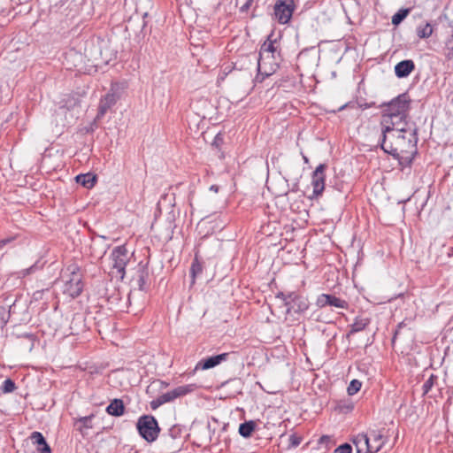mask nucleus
Segmentation results:
<instances>
[{
    "instance_id": "nucleus-14",
    "label": "nucleus",
    "mask_w": 453,
    "mask_h": 453,
    "mask_svg": "<svg viewBox=\"0 0 453 453\" xmlns=\"http://www.w3.org/2000/svg\"><path fill=\"white\" fill-rule=\"evenodd\" d=\"M316 304L320 308L326 307L327 305L341 309L349 308V303L347 301L330 294L319 295L317 298Z\"/></svg>"
},
{
    "instance_id": "nucleus-2",
    "label": "nucleus",
    "mask_w": 453,
    "mask_h": 453,
    "mask_svg": "<svg viewBox=\"0 0 453 453\" xmlns=\"http://www.w3.org/2000/svg\"><path fill=\"white\" fill-rule=\"evenodd\" d=\"M411 99L408 93H403L390 100L383 102L378 105V108H384L381 114L380 127L382 123L387 121L391 127L400 126L403 124L408 126L407 120L409 111L411 110Z\"/></svg>"
},
{
    "instance_id": "nucleus-40",
    "label": "nucleus",
    "mask_w": 453,
    "mask_h": 453,
    "mask_svg": "<svg viewBox=\"0 0 453 453\" xmlns=\"http://www.w3.org/2000/svg\"><path fill=\"white\" fill-rule=\"evenodd\" d=\"M357 106L361 110H365V109H369V108H372V107L378 108V105H376L375 102L365 103L363 101H357Z\"/></svg>"
},
{
    "instance_id": "nucleus-30",
    "label": "nucleus",
    "mask_w": 453,
    "mask_h": 453,
    "mask_svg": "<svg viewBox=\"0 0 453 453\" xmlns=\"http://www.w3.org/2000/svg\"><path fill=\"white\" fill-rule=\"evenodd\" d=\"M410 13V9L409 8H402L400 9L397 12H395L393 17H392V24L394 26H398L400 25L403 19L408 16V14Z\"/></svg>"
},
{
    "instance_id": "nucleus-20",
    "label": "nucleus",
    "mask_w": 453,
    "mask_h": 453,
    "mask_svg": "<svg viewBox=\"0 0 453 453\" xmlns=\"http://www.w3.org/2000/svg\"><path fill=\"white\" fill-rule=\"evenodd\" d=\"M106 412L113 417H120L125 413V404L122 399L115 398L106 407Z\"/></svg>"
},
{
    "instance_id": "nucleus-17",
    "label": "nucleus",
    "mask_w": 453,
    "mask_h": 453,
    "mask_svg": "<svg viewBox=\"0 0 453 453\" xmlns=\"http://www.w3.org/2000/svg\"><path fill=\"white\" fill-rule=\"evenodd\" d=\"M415 69V63L411 59H405L395 65V74L397 78L408 77Z\"/></svg>"
},
{
    "instance_id": "nucleus-37",
    "label": "nucleus",
    "mask_w": 453,
    "mask_h": 453,
    "mask_svg": "<svg viewBox=\"0 0 453 453\" xmlns=\"http://www.w3.org/2000/svg\"><path fill=\"white\" fill-rule=\"evenodd\" d=\"M334 453H352V446L349 443H343L338 446Z\"/></svg>"
},
{
    "instance_id": "nucleus-27",
    "label": "nucleus",
    "mask_w": 453,
    "mask_h": 453,
    "mask_svg": "<svg viewBox=\"0 0 453 453\" xmlns=\"http://www.w3.org/2000/svg\"><path fill=\"white\" fill-rule=\"evenodd\" d=\"M169 386V383L161 380H157L151 382L146 388V394L150 395V397L154 396V393L157 390H163Z\"/></svg>"
},
{
    "instance_id": "nucleus-57",
    "label": "nucleus",
    "mask_w": 453,
    "mask_h": 453,
    "mask_svg": "<svg viewBox=\"0 0 453 453\" xmlns=\"http://www.w3.org/2000/svg\"><path fill=\"white\" fill-rule=\"evenodd\" d=\"M0 249H2V247L0 246Z\"/></svg>"
},
{
    "instance_id": "nucleus-11",
    "label": "nucleus",
    "mask_w": 453,
    "mask_h": 453,
    "mask_svg": "<svg viewBox=\"0 0 453 453\" xmlns=\"http://www.w3.org/2000/svg\"><path fill=\"white\" fill-rule=\"evenodd\" d=\"M326 164H319L312 173L311 185L313 187L311 198H318L325 189Z\"/></svg>"
},
{
    "instance_id": "nucleus-18",
    "label": "nucleus",
    "mask_w": 453,
    "mask_h": 453,
    "mask_svg": "<svg viewBox=\"0 0 453 453\" xmlns=\"http://www.w3.org/2000/svg\"><path fill=\"white\" fill-rule=\"evenodd\" d=\"M357 453H371V445L367 434H358L352 439Z\"/></svg>"
},
{
    "instance_id": "nucleus-48",
    "label": "nucleus",
    "mask_w": 453,
    "mask_h": 453,
    "mask_svg": "<svg viewBox=\"0 0 453 453\" xmlns=\"http://www.w3.org/2000/svg\"><path fill=\"white\" fill-rule=\"evenodd\" d=\"M19 337L27 338V339H29L32 342L35 340L34 335L31 334H23L19 335Z\"/></svg>"
},
{
    "instance_id": "nucleus-6",
    "label": "nucleus",
    "mask_w": 453,
    "mask_h": 453,
    "mask_svg": "<svg viewBox=\"0 0 453 453\" xmlns=\"http://www.w3.org/2000/svg\"><path fill=\"white\" fill-rule=\"evenodd\" d=\"M183 427L180 425L172 426L167 434L163 435V440L166 445V453H177L180 451L182 446Z\"/></svg>"
},
{
    "instance_id": "nucleus-3",
    "label": "nucleus",
    "mask_w": 453,
    "mask_h": 453,
    "mask_svg": "<svg viewBox=\"0 0 453 453\" xmlns=\"http://www.w3.org/2000/svg\"><path fill=\"white\" fill-rule=\"evenodd\" d=\"M273 33H271L260 47L259 56L257 59V74L256 80L262 82L266 77L273 74L280 66L282 60L280 52L274 46L276 40H273Z\"/></svg>"
},
{
    "instance_id": "nucleus-44",
    "label": "nucleus",
    "mask_w": 453,
    "mask_h": 453,
    "mask_svg": "<svg viewBox=\"0 0 453 453\" xmlns=\"http://www.w3.org/2000/svg\"><path fill=\"white\" fill-rule=\"evenodd\" d=\"M254 0H247L245 4L240 8L242 12H246L251 6Z\"/></svg>"
},
{
    "instance_id": "nucleus-12",
    "label": "nucleus",
    "mask_w": 453,
    "mask_h": 453,
    "mask_svg": "<svg viewBox=\"0 0 453 453\" xmlns=\"http://www.w3.org/2000/svg\"><path fill=\"white\" fill-rule=\"evenodd\" d=\"M409 149H411V150H409L403 153L399 152L398 157H393L398 161V165L401 167V170H403L404 168H411L413 160L418 154V148L416 146V141L414 137H411L410 140Z\"/></svg>"
},
{
    "instance_id": "nucleus-45",
    "label": "nucleus",
    "mask_w": 453,
    "mask_h": 453,
    "mask_svg": "<svg viewBox=\"0 0 453 453\" xmlns=\"http://www.w3.org/2000/svg\"><path fill=\"white\" fill-rule=\"evenodd\" d=\"M13 240H15V236H12V237H8V238H4V239H1L0 240V246L2 248H4L5 245L9 244L10 242H12Z\"/></svg>"
},
{
    "instance_id": "nucleus-36",
    "label": "nucleus",
    "mask_w": 453,
    "mask_h": 453,
    "mask_svg": "<svg viewBox=\"0 0 453 453\" xmlns=\"http://www.w3.org/2000/svg\"><path fill=\"white\" fill-rule=\"evenodd\" d=\"M289 445L288 448H296L302 442V437L293 434L289 436Z\"/></svg>"
},
{
    "instance_id": "nucleus-51",
    "label": "nucleus",
    "mask_w": 453,
    "mask_h": 453,
    "mask_svg": "<svg viewBox=\"0 0 453 453\" xmlns=\"http://www.w3.org/2000/svg\"><path fill=\"white\" fill-rule=\"evenodd\" d=\"M349 105V104H345L343 105H342L339 109H338V111H343L345 108H347L348 106Z\"/></svg>"
},
{
    "instance_id": "nucleus-5",
    "label": "nucleus",
    "mask_w": 453,
    "mask_h": 453,
    "mask_svg": "<svg viewBox=\"0 0 453 453\" xmlns=\"http://www.w3.org/2000/svg\"><path fill=\"white\" fill-rule=\"evenodd\" d=\"M196 388V384H187L179 386L173 390L163 393L158 397L150 402V408L155 411L161 405L173 402L175 399L185 396L192 393Z\"/></svg>"
},
{
    "instance_id": "nucleus-41",
    "label": "nucleus",
    "mask_w": 453,
    "mask_h": 453,
    "mask_svg": "<svg viewBox=\"0 0 453 453\" xmlns=\"http://www.w3.org/2000/svg\"><path fill=\"white\" fill-rule=\"evenodd\" d=\"M288 296L289 292L284 293L282 291H280L276 294L275 297L281 299L283 301L284 306L286 307V303H289V300L291 299V297H288Z\"/></svg>"
},
{
    "instance_id": "nucleus-29",
    "label": "nucleus",
    "mask_w": 453,
    "mask_h": 453,
    "mask_svg": "<svg viewBox=\"0 0 453 453\" xmlns=\"http://www.w3.org/2000/svg\"><path fill=\"white\" fill-rule=\"evenodd\" d=\"M202 272H203V265L198 261L197 257H196L191 264L190 272H189L190 276L192 278L191 285L195 284L196 276L201 274Z\"/></svg>"
},
{
    "instance_id": "nucleus-4",
    "label": "nucleus",
    "mask_w": 453,
    "mask_h": 453,
    "mask_svg": "<svg viewBox=\"0 0 453 453\" xmlns=\"http://www.w3.org/2000/svg\"><path fill=\"white\" fill-rule=\"evenodd\" d=\"M139 435L147 442L155 441L160 433V427L156 418L152 415L141 416L136 423Z\"/></svg>"
},
{
    "instance_id": "nucleus-24",
    "label": "nucleus",
    "mask_w": 453,
    "mask_h": 453,
    "mask_svg": "<svg viewBox=\"0 0 453 453\" xmlns=\"http://www.w3.org/2000/svg\"><path fill=\"white\" fill-rule=\"evenodd\" d=\"M94 417V414H90L75 419L74 426H77V430L81 433H84V429H91L93 427L92 419Z\"/></svg>"
},
{
    "instance_id": "nucleus-35",
    "label": "nucleus",
    "mask_w": 453,
    "mask_h": 453,
    "mask_svg": "<svg viewBox=\"0 0 453 453\" xmlns=\"http://www.w3.org/2000/svg\"><path fill=\"white\" fill-rule=\"evenodd\" d=\"M15 389L16 384L12 379H6L1 386V391L4 394L12 393Z\"/></svg>"
},
{
    "instance_id": "nucleus-34",
    "label": "nucleus",
    "mask_w": 453,
    "mask_h": 453,
    "mask_svg": "<svg viewBox=\"0 0 453 453\" xmlns=\"http://www.w3.org/2000/svg\"><path fill=\"white\" fill-rule=\"evenodd\" d=\"M10 317H11L10 311L4 306H0V327L1 328H3L4 326H6V324L8 323V321L10 319Z\"/></svg>"
},
{
    "instance_id": "nucleus-15",
    "label": "nucleus",
    "mask_w": 453,
    "mask_h": 453,
    "mask_svg": "<svg viewBox=\"0 0 453 453\" xmlns=\"http://www.w3.org/2000/svg\"><path fill=\"white\" fill-rule=\"evenodd\" d=\"M119 98V96L113 92L112 89L101 98L96 119H101L106 112L116 104Z\"/></svg>"
},
{
    "instance_id": "nucleus-55",
    "label": "nucleus",
    "mask_w": 453,
    "mask_h": 453,
    "mask_svg": "<svg viewBox=\"0 0 453 453\" xmlns=\"http://www.w3.org/2000/svg\"><path fill=\"white\" fill-rule=\"evenodd\" d=\"M146 26V22L143 20L142 27Z\"/></svg>"
},
{
    "instance_id": "nucleus-19",
    "label": "nucleus",
    "mask_w": 453,
    "mask_h": 453,
    "mask_svg": "<svg viewBox=\"0 0 453 453\" xmlns=\"http://www.w3.org/2000/svg\"><path fill=\"white\" fill-rule=\"evenodd\" d=\"M30 440L33 444L36 445V450L39 453H51V449L42 433L33 432L30 435Z\"/></svg>"
},
{
    "instance_id": "nucleus-54",
    "label": "nucleus",
    "mask_w": 453,
    "mask_h": 453,
    "mask_svg": "<svg viewBox=\"0 0 453 453\" xmlns=\"http://www.w3.org/2000/svg\"><path fill=\"white\" fill-rule=\"evenodd\" d=\"M266 62L267 63H272V62H273V58H268V59H266Z\"/></svg>"
},
{
    "instance_id": "nucleus-1",
    "label": "nucleus",
    "mask_w": 453,
    "mask_h": 453,
    "mask_svg": "<svg viewBox=\"0 0 453 453\" xmlns=\"http://www.w3.org/2000/svg\"><path fill=\"white\" fill-rule=\"evenodd\" d=\"M411 137L418 143V127L415 123L408 126L391 127L387 121L382 123V129L379 140L380 148L392 157H398V153L409 150V143Z\"/></svg>"
},
{
    "instance_id": "nucleus-28",
    "label": "nucleus",
    "mask_w": 453,
    "mask_h": 453,
    "mask_svg": "<svg viewBox=\"0 0 453 453\" xmlns=\"http://www.w3.org/2000/svg\"><path fill=\"white\" fill-rule=\"evenodd\" d=\"M149 280V271L147 267H142L138 271L137 285L140 291H147V281Z\"/></svg>"
},
{
    "instance_id": "nucleus-42",
    "label": "nucleus",
    "mask_w": 453,
    "mask_h": 453,
    "mask_svg": "<svg viewBox=\"0 0 453 453\" xmlns=\"http://www.w3.org/2000/svg\"><path fill=\"white\" fill-rule=\"evenodd\" d=\"M332 442V439L328 435H323L319 438V443L320 445L325 444L326 448H329V444Z\"/></svg>"
},
{
    "instance_id": "nucleus-32",
    "label": "nucleus",
    "mask_w": 453,
    "mask_h": 453,
    "mask_svg": "<svg viewBox=\"0 0 453 453\" xmlns=\"http://www.w3.org/2000/svg\"><path fill=\"white\" fill-rule=\"evenodd\" d=\"M438 377L435 374H431L428 378V380L423 384L422 386V391L423 395H426L430 392L435 382L437 381Z\"/></svg>"
},
{
    "instance_id": "nucleus-53",
    "label": "nucleus",
    "mask_w": 453,
    "mask_h": 453,
    "mask_svg": "<svg viewBox=\"0 0 453 453\" xmlns=\"http://www.w3.org/2000/svg\"><path fill=\"white\" fill-rule=\"evenodd\" d=\"M42 294V292H39V291H37V292L34 293V297H35V298H38V297H39V296H41Z\"/></svg>"
},
{
    "instance_id": "nucleus-43",
    "label": "nucleus",
    "mask_w": 453,
    "mask_h": 453,
    "mask_svg": "<svg viewBox=\"0 0 453 453\" xmlns=\"http://www.w3.org/2000/svg\"><path fill=\"white\" fill-rule=\"evenodd\" d=\"M405 326V323L404 321H402L400 322L397 326H396V328L395 330V333H394V335H393V338H392V342H395L398 334L400 333L401 329Z\"/></svg>"
},
{
    "instance_id": "nucleus-25",
    "label": "nucleus",
    "mask_w": 453,
    "mask_h": 453,
    "mask_svg": "<svg viewBox=\"0 0 453 453\" xmlns=\"http://www.w3.org/2000/svg\"><path fill=\"white\" fill-rule=\"evenodd\" d=\"M434 32L433 26L430 22L420 24L416 28V33L418 38L426 39L429 38Z\"/></svg>"
},
{
    "instance_id": "nucleus-49",
    "label": "nucleus",
    "mask_w": 453,
    "mask_h": 453,
    "mask_svg": "<svg viewBox=\"0 0 453 453\" xmlns=\"http://www.w3.org/2000/svg\"><path fill=\"white\" fill-rule=\"evenodd\" d=\"M393 134H396L395 132H391L388 134V142H389L390 141L395 142V137L392 136Z\"/></svg>"
},
{
    "instance_id": "nucleus-23",
    "label": "nucleus",
    "mask_w": 453,
    "mask_h": 453,
    "mask_svg": "<svg viewBox=\"0 0 453 453\" xmlns=\"http://www.w3.org/2000/svg\"><path fill=\"white\" fill-rule=\"evenodd\" d=\"M257 428V422L254 420L241 423L238 428L239 434L243 438H250Z\"/></svg>"
},
{
    "instance_id": "nucleus-52",
    "label": "nucleus",
    "mask_w": 453,
    "mask_h": 453,
    "mask_svg": "<svg viewBox=\"0 0 453 453\" xmlns=\"http://www.w3.org/2000/svg\"><path fill=\"white\" fill-rule=\"evenodd\" d=\"M42 294V292H39V291H37V292L34 293V297H35V298H38V297H39V296H41Z\"/></svg>"
},
{
    "instance_id": "nucleus-50",
    "label": "nucleus",
    "mask_w": 453,
    "mask_h": 453,
    "mask_svg": "<svg viewBox=\"0 0 453 453\" xmlns=\"http://www.w3.org/2000/svg\"><path fill=\"white\" fill-rule=\"evenodd\" d=\"M210 190L214 191V192H218V191H219V186H217V185H211V186L210 187Z\"/></svg>"
},
{
    "instance_id": "nucleus-13",
    "label": "nucleus",
    "mask_w": 453,
    "mask_h": 453,
    "mask_svg": "<svg viewBox=\"0 0 453 453\" xmlns=\"http://www.w3.org/2000/svg\"><path fill=\"white\" fill-rule=\"evenodd\" d=\"M385 432V428H382L372 429L367 433L371 445V453L379 452L386 444L388 441V437L386 436Z\"/></svg>"
},
{
    "instance_id": "nucleus-21",
    "label": "nucleus",
    "mask_w": 453,
    "mask_h": 453,
    "mask_svg": "<svg viewBox=\"0 0 453 453\" xmlns=\"http://www.w3.org/2000/svg\"><path fill=\"white\" fill-rule=\"evenodd\" d=\"M75 180L86 188H92L97 181V176L92 173H81L75 177Z\"/></svg>"
},
{
    "instance_id": "nucleus-47",
    "label": "nucleus",
    "mask_w": 453,
    "mask_h": 453,
    "mask_svg": "<svg viewBox=\"0 0 453 453\" xmlns=\"http://www.w3.org/2000/svg\"><path fill=\"white\" fill-rule=\"evenodd\" d=\"M448 52L446 53V58L448 60H453V49H447Z\"/></svg>"
},
{
    "instance_id": "nucleus-39",
    "label": "nucleus",
    "mask_w": 453,
    "mask_h": 453,
    "mask_svg": "<svg viewBox=\"0 0 453 453\" xmlns=\"http://www.w3.org/2000/svg\"><path fill=\"white\" fill-rule=\"evenodd\" d=\"M39 269L37 264H34L33 265H31L30 267L28 268H26V269H23L19 272V274L22 276V277H26L31 273H34L35 271H37Z\"/></svg>"
},
{
    "instance_id": "nucleus-33",
    "label": "nucleus",
    "mask_w": 453,
    "mask_h": 453,
    "mask_svg": "<svg viewBox=\"0 0 453 453\" xmlns=\"http://www.w3.org/2000/svg\"><path fill=\"white\" fill-rule=\"evenodd\" d=\"M362 387V382L358 380H352L349 383V385L347 388V392L349 395H353L357 394Z\"/></svg>"
},
{
    "instance_id": "nucleus-31",
    "label": "nucleus",
    "mask_w": 453,
    "mask_h": 453,
    "mask_svg": "<svg viewBox=\"0 0 453 453\" xmlns=\"http://www.w3.org/2000/svg\"><path fill=\"white\" fill-rule=\"evenodd\" d=\"M335 409L341 413H349L354 409V403L350 400L339 401Z\"/></svg>"
},
{
    "instance_id": "nucleus-38",
    "label": "nucleus",
    "mask_w": 453,
    "mask_h": 453,
    "mask_svg": "<svg viewBox=\"0 0 453 453\" xmlns=\"http://www.w3.org/2000/svg\"><path fill=\"white\" fill-rule=\"evenodd\" d=\"M224 143V135L221 133H219L215 135L211 145L217 149H220L222 144Z\"/></svg>"
},
{
    "instance_id": "nucleus-16",
    "label": "nucleus",
    "mask_w": 453,
    "mask_h": 453,
    "mask_svg": "<svg viewBox=\"0 0 453 453\" xmlns=\"http://www.w3.org/2000/svg\"><path fill=\"white\" fill-rule=\"evenodd\" d=\"M230 353H221L201 359L196 365L195 370H208L216 367L222 362L227 360Z\"/></svg>"
},
{
    "instance_id": "nucleus-8",
    "label": "nucleus",
    "mask_w": 453,
    "mask_h": 453,
    "mask_svg": "<svg viewBox=\"0 0 453 453\" xmlns=\"http://www.w3.org/2000/svg\"><path fill=\"white\" fill-rule=\"evenodd\" d=\"M67 270L71 272L73 277L65 282L64 292L71 297L75 298L81 294L83 289V283L81 279L77 274L79 266L76 265H72L68 266Z\"/></svg>"
},
{
    "instance_id": "nucleus-10",
    "label": "nucleus",
    "mask_w": 453,
    "mask_h": 453,
    "mask_svg": "<svg viewBox=\"0 0 453 453\" xmlns=\"http://www.w3.org/2000/svg\"><path fill=\"white\" fill-rule=\"evenodd\" d=\"M288 297H291V299L289 303H286L288 314H301L308 310L309 301L306 297L294 291L289 292Z\"/></svg>"
},
{
    "instance_id": "nucleus-56",
    "label": "nucleus",
    "mask_w": 453,
    "mask_h": 453,
    "mask_svg": "<svg viewBox=\"0 0 453 453\" xmlns=\"http://www.w3.org/2000/svg\"><path fill=\"white\" fill-rule=\"evenodd\" d=\"M220 158H223L224 157V155L223 153H221V155L219 156Z\"/></svg>"
},
{
    "instance_id": "nucleus-46",
    "label": "nucleus",
    "mask_w": 453,
    "mask_h": 453,
    "mask_svg": "<svg viewBox=\"0 0 453 453\" xmlns=\"http://www.w3.org/2000/svg\"><path fill=\"white\" fill-rule=\"evenodd\" d=\"M447 49H453V35L445 42Z\"/></svg>"
},
{
    "instance_id": "nucleus-7",
    "label": "nucleus",
    "mask_w": 453,
    "mask_h": 453,
    "mask_svg": "<svg viewBox=\"0 0 453 453\" xmlns=\"http://www.w3.org/2000/svg\"><path fill=\"white\" fill-rule=\"evenodd\" d=\"M110 257L113 262L112 267L119 273L120 279H124L126 274V266L129 260L127 247L125 245L115 247Z\"/></svg>"
},
{
    "instance_id": "nucleus-9",
    "label": "nucleus",
    "mask_w": 453,
    "mask_h": 453,
    "mask_svg": "<svg viewBox=\"0 0 453 453\" xmlns=\"http://www.w3.org/2000/svg\"><path fill=\"white\" fill-rule=\"evenodd\" d=\"M294 10V0H277L274 5L275 19L283 25L288 23L293 15Z\"/></svg>"
},
{
    "instance_id": "nucleus-22",
    "label": "nucleus",
    "mask_w": 453,
    "mask_h": 453,
    "mask_svg": "<svg viewBox=\"0 0 453 453\" xmlns=\"http://www.w3.org/2000/svg\"><path fill=\"white\" fill-rule=\"evenodd\" d=\"M370 322L371 320L368 318L357 317L353 324L350 325V330L348 333L347 337H349V335L351 334L363 331L364 329L366 328Z\"/></svg>"
},
{
    "instance_id": "nucleus-26",
    "label": "nucleus",
    "mask_w": 453,
    "mask_h": 453,
    "mask_svg": "<svg viewBox=\"0 0 453 453\" xmlns=\"http://www.w3.org/2000/svg\"><path fill=\"white\" fill-rule=\"evenodd\" d=\"M83 322V316L81 314H75L70 325L71 334H79L81 331H83V327L85 326Z\"/></svg>"
}]
</instances>
